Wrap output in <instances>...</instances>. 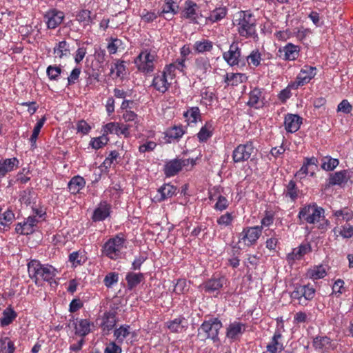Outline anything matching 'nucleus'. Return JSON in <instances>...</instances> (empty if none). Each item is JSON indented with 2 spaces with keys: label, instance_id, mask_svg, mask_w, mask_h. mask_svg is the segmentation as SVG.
<instances>
[{
  "label": "nucleus",
  "instance_id": "f257e3e1",
  "mask_svg": "<svg viewBox=\"0 0 353 353\" xmlns=\"http://www.w3.org/2000/svg\"><path fill=\"white\" fill-rule=\"evenodd\" d=\"M233 25L236 28L239 34L245 39L256 38V20L250 10L239 11L234 14Z\"/></svg>",
  "mask_w": 353,
  "mask_h": 353
},
{
  "label": "nucleus",
  "instance_id": "f03ea898",
  "mask_svg": "<svg viewBox=\"0 0 353 353\" xmlns=\"http://www.w3.org/2000/svg\"><path fill=\"white\" fill-rule=\"evenodd\" d=\"M134 62L139 72L148 74L154 72L158 62V55L154 50L144 49L141 51Z\"/></svg>",
  "mask_w": 353,
  "mask_h": 353
},
{
  "label": "nucleus",
  "instance_id": "7ed1b4c3",
  "mask_svg": "<svg viewBox=\"0 0 353 353\" xmlns=\"http://www.w3.org/2000/svg\"><path fill=\"white\" fill-rule=\"evenodd\" d=\"M223 325L219 318H210L205 320L198 329V337L201 341L207 339L212 340L214 342H219V332Z\"/></svg>",
  "mask_w": 353,
  "mask_h": 353
},
{
  "label": "nucleus",
  "instance_id": "20e7f679",
  "mask_svg": "<svg viewBox=\"0 0 353 353\" xmlns=\"http://www.w3.org/2000/svg\"><path fill=\"white\" fill-rule=\"evenodd\" d=\"M30 276L34 279V282L38 284V276H41L44 281L52 283L57 274V270L51 265H42L37 260L31 261L28 265Z\"/></svg>",
  "mask_w": 353,
  "mask_h": 353
},
{
  "label": "nucleus",
  "instance_id": "39448f33",
  "mask_svg": "<svg viewBox=\"0 0 353 353\" xmlns=\"http://www.w3.org/2000/svg\"><path fill=\"white\" fill-rule=\"evenodd\" d=\"M126 239L121 233L110 238L103 245V254L111 259H117L121 257L123 250L126 248Z\"/></svg>",
  "mask_w": 353,
  "mask_h": 353
},
{
  "label": "nucleus",
  "instance_id": "423d86ee",
  "mask_svg": "<svg viewBox=\"0 0 353 353\" xmlns=\"http://www.w3.org/2000/svg\"><path fill=\"white\" fill-rule=\"evenodd\" d=\"M172 68L173 66L165 67L163 71L154 75L152 86L156 90L163 94L169 89L175 78V74L172 73Z\"/></svg>",
  "mask_w": 353,
  "mask_h": 353
},
{
  "label": "nucleus",
  "instance_id": "0eeeda50",
  "mask_svg": "<svg viewBox=\"0 0 353 353\" xmlns=\"http://www.w3.org/2000/svg\"><path fill=\"white\" fill-rule=\"evenodd\" d=\"M315 293V289L310 284L296 285L291 292L290 297L294 301L297 300L299 305L305 306L308 301L313 299Z\"/></svg>",
  "mask_w": 353,
  "mask_h": 353
},
{
  "label": "nucleus",
  "instance_id": "6e6552de",
  "mask_svg": "<svg viewBox=\"0 0 353 353\" xmlns=\"http://www.w3.org/2000/svg\"><path fill=\"white\" fill-rule=\"evenodd\" d=\"M324 212L323 208L312 204L301 208L298 216L307 223L314 224L319 222L321 218H324Z\"/></svg>",
  "mask_w": 353,
  "mask_h": 353
},
{
  "label": "nucleus",
  "instance_id": "1a4fd4ad",
  "mask_svg": "<svg viewBox=\"0 0 353 353\" xmlns=\"http://www.w3.org/2000/svg\"><path fill=\"white\" fill-rule=\"evenodd\" d=\"M262 234V226L245 227L239 234L238 243L248 247L255 245Z\"/></svg>",
  "mask_w": 353,
  "mask_h": 353
},
{
  "label": "nucleus",
  "instance_id": "9d476101",
  "mask_svg": "<svg viewBox=\"0 0 353 353\" xmlns=\"http://www.w3.org/2000/svg\"><path fill=\"white\" fill-rule=\"evenodd\" d=\"M253 142L247 141L244 144L239 145L233 151L232 159L235 163H241L248 161L254 152Z\"/></svg>",
  "mask_w": 353,
  "mask_h": 353
},
{
  "label": "nucleus",
  "instance_id": "9b49d317",
  "mask_svg": "<svg viewBox=\"0 0 353 353\" xmlns=\"http://www.w3.org/2000/svg\"><path fill=\"white\" fill-rule=\"evenodd\" d=\"M190 161H191L192 165H194L195 161L193 159L191 160L174 159L168 161L164 165L163 172L165 175L167 177L176 175L183 167L188 165Z\"/></svg>",
  "mask_w": 353,
  "mask_h": 353
},
{
  "label": "nucleus",
  "instance_id": "f8f14e48",
  "mask_svg": "<svg viewBox=\"0 0 353 353\" xmlns=\"http://www.w3.org/2000/svg\"><path fill=\"white\" fill-rule=\"evenodd\" d=\"M105 52L101 48H94V59L92 61V77L99 81V77L103 72V65L105 60Z\"/></svg>",
  "mask_w": 353,
  "mask_h": 353
},
{
  "label": "nucleus",
  "instance_id": "ddd939ff",
  "mask_svg": "<svg viewBox=\"0 0 353 353\" xmlns=\"http://www.w3.org/2000/svg\"><path fill=\"white\" fill-rule=\"evenodd\" d=\"M316 68L313 66L304 65L299 74L297 75L296 80L292 86L294 88H298L299 86L308 83L316 75Z\"/></svg>",
  "mask_w": 353,
  "mask_h": 353
},
{
  "label": "nucleus",
  "instance_id": "4468645a",
  "mask_svg": "<svg viewBox=\"0 0 353 353\" xmlns=\"http://www.w3.org/2000/svg\"><path fill=\"white\" fill-rule=\"evenodd\" d=\"M241 48L238 42H232L229 50L223 52V58L230 66L238 65L241 61Z\"/></svg>",
  "mask_w": 353,
  "mask_h": 353
},
{
  "label": "nucleus",
  "instance_id": "2eb2a0df",
  "mask_svg": "<svg viewBox=\"0 0 353 353\" xmlns=\"http://www.w3.org/2000/svg\"><path fill=\"white\" fill-rule=\"evenodd\" d=\"M247 327V324L241 321H234L230 322L226 327L225 336L232 341H238L245 332Z\"/></svg>",
  "mask_w": 353,
  "mask_h": 353
},
{
  "label": "nucleus",
  "instance_id": "dca6fc26",
  "mask_svg": "<svg viewBox=\"0 0 353 353\" xmlns=\"http://www.w3.org/2000/svg\"><path fill=\"white\" fill-rule=\"evenodd\" d=\"M227 279L225 276L212 277L210 279L204 282L201 288L205 290V292L212 293L216 291H219L225 284Z\"/></svg>",
  "mask_w": 353,
  "mask_h": 353
},
{
  "label": "nucleus",
  "instance_id": "f3484780",
  "mask_svg": "<svg viewBox=\"0 0 353 353\" xmlns=\"http://www.w3.org/2000/svg\"><path fill=\"white\" fill-rule=\"evenodd\" d=\"M283 335L279 330H276L271 339L270 342L267 345L266 349L269 353L280 352L284 349L282 342Z\"/></svg>",
  "mask_w": 353,
  "mask_h": 353
},
{
  "label": "nucleus",
  "instance_id": "a211bd4d",
  "mask_svg": "<svg viewBox=\"0 0 353 353\" xmlns=\"http://www.w3.org/2000/svg\"><path fill=\"white\" fill-rule=\"evenodd\" d=\"M301 48L299 46L294 45L292 43H288L283 48L279 49V52H283V59L285 61H294L300 54Z\"/></svg>",
  "mask_w": 353,
  "mask_h": 353
},
{
  "label": "nucleus",
  "instance_id": "6ab92c4d",
  "mask_svg": "<svg viewBox=\"0 0 353 353\" xmlns=\"http://www.w3.org/2000/svg\"><path fill=\"white\" fill-rule=\"evenodd\" d=\"M219 188H214V192L212 193L210 192L209 199L210 201L214 200V198L216 197V203L214 205V209L218 211H223L227 209L230 205V202L224 196L221 194L219 191Z\"/></svg>",
  "mask_w": 353,
  "mask_h": 353
},
{
  "label": "nucleus",
  "instance_id": "aec40b11",
  "mask_svg": "<svg viewBox=\"0 0 353 353\" xmlns=\"http://www.w3.org/2000/svg\"><path fill=\"white\" fill-rule=\"evenodd\" d=\"M167 327L172 332L181 333L188 328V323L185 317L179 316L174 320L168 321Z\"/></svg>",
  "mask_w": 353,
  "mask_h": 353
},
{
  "label": "nucleus",
  "instance_id": "412c9836",
  "mask_svg": "<svg viewBox=\"0 0 353 353\" xmlns=\"http://www.w3.org/2000/svg\"><path fill=\"white\" fill-rule=\"evenodd\" d=\"M63 13L60 11L52 10L46 12L45 18L47 19V26L48 28L54 29L62 22L63 19Z\"/></svg>",
  "mask_w": 353,
  "mask_h": 353
},
{
  "label": "nucleus",
  "instance_id": "4be33fe9",
  "mask_svg": "<svg viewBox=\"0 0 353 353\" xmlns=\"http://www.w3.org/2000/svg\"><path fill=\"white\" fill-rule=\"evenodd\" d=\"M97 324L101 327L104 334H107L114 327L116 316L113 313H105L101 319L97 321Z\"/></svg>",
  "mask_w": 353,
  "mask_h": 353
},
{
  "label": "nucleus",
  "instance_id": "5701e85b",
  "mask_svg": "<svg viewBox=\"0 0 353 353\" xmlns=\"http://www.w3.org/2000/svg\"><path fill=\"white\" fill-rule=\"evenodd\" d=\"M302 123V118L297 114H288L285 117V128L289 132H296Z\"/></svg>",
  "mask_w": 353,
  "mask_h": 353
},
{
  "label": "nucleus",
  "instance_id": "b1692460",
  "mask_svg": "<svg viewBox=\"0 0 353 353\" xmlns=\"http://www.w3.org/2000/svg\"><path fill=\"white\" fill-rule=\"evenodd\" d=\"M228 14V8L225 6H219L210 11L209 16L205 18L206 23H214L224 19Z\"/></svg>",
  "mask_w": 353,
  "mask_h": 353
},
{
  "label": "nucleus",
  "instance_id": "393cba45",
  "mask_svg": "<svg viewBox=\"0 0 353 353\" xmlns=\"http://www.w3.org/2000/svg\"><path fill=\"white\" fill-rule=\"evenodd\" d=\"M176 188L170 183L164 184L158 190V195L155 199L158 202L171 198L176 194Z\"/></svg>",
  "mask_w": 353,
  "mask_h": 353
},
{
  "label": "nucleus",
  "instance_id": "a878e982",
  "mask_svg": "<svg viewBox=\"0 0 353 353\" xmlns=\"http://www.w3.org/2000/svg\"><path fill=\"white\" fill-rule=\"evenodd\" d=\"M198 6L196 3L188 0L185 1V8L182 12L183 17L190 19L194 23H196L198 17L197 14Z\"/></svg>",
  "mask_w": 353,
  "mask_h": 353
},
{
  "label": "nucleus",
  "instance_id": "bb28decb",
  "mask_svg": "<svg viewBox=\"0 0 353 353\" xmlns=\"http://www.w3.org/2000/svg\"><path fill=\"white\" fill-rule=\"evenodd\" d=\"M310 252H311V245L309 243L301 244L293 249L292 252L288 254L287 258L288 261L299 260Z\"/></svg>",
  "mask_w": 353,
  "mask_h": 353
},
{
  "label": "nucleus",
  "instance_id": "cd10ccee",
  "mask_svg": "<svg viewBox=\"0 0 353 353\" xmlns=\"http://www.w3.org/2000/svg\"><path fill=\"white\" fill-rule=\"evenodd\" d=\"M247 103L249 106L254 108H260L263 103L262 90L258 88L251 90L249 94V101Z\"/></svg>",
  "mask_w": 353,
  "mask_h": 353
},
{
  "label": "nucleus",
  "instance_id": "c85d7f7f",
  "mask_svg": "<svg viewBox=\"0 0 353 353\" xmlns=\"http://www.w3.org/2000/svg\"><path fill=\"white\" fill-rule=\"evenodd\" d=\"M248 77L243 73H227L224 81L227 85L237 86L239 84L245 82Z\"/></svg>",
  "mask_w": 353,
  "mask_h": 353
},
{
  "label": "nucleus",
  "instance_id": "c756f323",
  "mask_svg": "<svg viewBox=\"0 0 353 353\" xmlns=\"http://www.w3.org/2000/svg\"><path fill=\"white\" fill-rule=\"evenodd\" d=\"M110 207L105 202L101 203L93 212L94 221H100L105 219L110 215Z\"/></svg>",
  "mask_w": 353,
  "mask_h": 353
},
{
  "label": "nucleus",
  "instance_id": "7c9ffc66",
  "mask_svg": "<svg viewBox=\"0 0 353 353\" xmlns=\"http://www.w3.org/2000/svg\"><path fill=\"white\" fill-rule=\"evenodd\" d=\"M18 163L19 161L15 157L0 160V178L5 176L8 172L12 171L14 167Z\"/></svg>",
  "mask_w": 353,
  "mask_h": 353
},
{
  "label": "nucleus",
  "instance_id": "2f4dec72",
  "mask_svg": "<svg viewBox=\"0 0 353 353\" xmlns=\"http://www.w3.org/2000/svg\"><path fill=\"white\" fill-rule=\"evenodd\" d=\"M348 174L347 170H341L331 174L329 178V184L334 185L346 183L349 179Z\"/></svg>",
  "mask_w": 353,
  "mask_h": 353
},
{
  "label": "nucleus",
  "instance_id": "473e14b6",
  "mask_svg": "<svg viewBox=\"0 0 353 353\" xmlns=\"http://www.w3.org/2000/svg\"><path fill=\"white\" fill-rule=\"evenodd\" d=\"M185 131L181 125H174L167 130L165 137L168 138V141L171 143L173 141L179 140L184 134Z\"/></svg>",
  "mask_w": 353,
  "mask_h": 353
},
{
  "label": "nucleus",
  "instance_id": "72a5a7b5",
  "mask_svg": "<svg viewBox=\"0 0 353 353\" xmlns=\"http://www.w3.org/2000/svg\"><path fill=\"white\" fill-rule=\"evenodd\" d=\"M213 48V42L203 39L199 41H196L193 46L194 50L199 54H203L207 52H210Z\"/></svg>",
  "mask_w": 353,
  "mask_h": 353
},
{
  "label": "nucleus",
  "instance_id": "f704fd0d",
  "mask_svg": "<svg viewBox=\"0 0 353 353\" xmlns=\"http://www.w3.org/2000/svg\"><path fill=\"white\" fill-rule=\"evenodd\" d=\"M213 130L214 128L212 122L207 121L197 134L199 141L200 142H205L212 136Z\"/></svg>",
  "mask_w": 353,
  "mask_h": 353
},
{
  "label": "nucleus",
  "instance_id": "c9c22d12",
  "mask_svg": "<svg viewBox=\"0 0 353 353\" xmlns=\"http://www.w3.org/2000/svg\"><path fill=\"white\" fill-rule=\"evenodd\" d=\"M85 185V180L80 176H75L71 179L68 183V189L72 194H76L79 192Z\"/></svg>",
  "mask_w": 353,
  "mask_h": 353
},
{
  "label": "nucleus",
  "instance_id": "e433bc0d",
  "mask_svg": "<svg viewBox=\"0 0 353 353\" xmlns=\"http://www.w3.org/2000/svg\"><path fill=\"white\" fill-rule=\"evenodd\" d=\"M195 67L197 72L205 74L211 70L210 60L207 57H198L195 59Z\"/></svg>",
  "mask_w": 353,
  "mask_h": 353
},
{
  "label": "nucleus",
  "instance_id": "4c0bfd02",
  "mask_svg": "<svg viewBox=\"0 0 353 353\" xmlns=\"http://www.w3.org/2000/svg\"><path fill=\"white\" fill-rule=\"evenodd\" d=\"M70 52V45L65 41H60L57 46L54 48V54L59 58L69 56Z\"/></svg>",
  "mask_w": 353,
  "mask_h": 353
},
{
  "label": "nucleus",
  "instance_id": "58836bf2",
  "mask_svg": "<svg viewBox=\"0 0 353 353\" xmlns=\"http://www.w3.org/2000/svg\"><path fill=\"white\" fill-rule=\"evenodd\" d=\"M130 333V326L123 325L114 331V336L119 343H122Z\"/></svg>",
  "mask_w": 353,
  "mask_h": 353
},
{
  "label": "nucleus",
  "instance_id": "ea45409f",
  "mask_svg": "<svg viewBox=\"0 0 353 353\" xmlns=\"http://www.w3.org/2000/svg\"><path fill=\"white\" fill-rule=\"evenodd\" d=\"M125 65L124 61L117 60L114 63L110 68V74L113 78H122L125 74Z\"/></svg>",
  "mask_w": 353,
  "mask_h": 353
},
{
  "label": "nucleus",
  "instance_id": "a19ab883",
  "mask_svg": "<svg viewBox=\"0 0 353 353\" xmlns=\"http://www.w3.org/2000/svg\"><path fill=\"white\" fill-rule=\"evenodd\" d=\"M299 193V190L297 188L296 183L291 180L288 184L286 185L285 189L284 190V194L285 197H289L292 202L296 201L298 198Z\"/></svg>",
  "mask_w": 353,
  "mask_h": 353
},
{
  "label": "nucleus",
  "instance_id": "79ce46f5",
  "mask_svg": "<svg viewBox=\"0 0 353 353\" xmlns=\"http://www.w3.org/2000/svg\"><path fill=\"white\" fill-rule=\"evenodd\" d=\"M144 279L142 273L129 272L127 274L125 279L128 283V288L132 290L139 285Z\"/></svg>",
  "mask_w": 353,
  "mask_h": 353
},
{
  "label": "nucleus",
  "instance_id": "37998d69",
  "mask_svg": "<svg viewBox=\"0 0 353 353\" xmlns=\"http://www.w3.org/2000/svg\"><path fill=\"white\" fill-rule=\"evenodd\" d=\"M183 117L188 123H196L201 118L200 110L198 107L190 108L184 112Z\"/></svg>",
  "mask_w": 353,
  "mask_h": 353
},
{
  "label": "nucleus",
  "instance_id": "c03bdc74",
  "mask_svg": "<svg viewBox=\"0 0 353 353\" xmlns=\"http://www.w3.org/2000/svg\"><path fill=\"white\" fill-rule=\"evenodd\" d=\"M325 268L323 265L315 266L307 271V276L313 280L323 279L326 276Z\"/></svg>",
  "mask_w": 353,
  "mask_h": 353
},
{
  "label": "nucleus",
  "instance_id": "a18cd8bd",
  "mask_svg": "<svg viewBox=\"0 0 353 353\" xmlns=\"http://www.w3.org/2000/svg\"><path fill=\"white\" fill-rule=\"evenodd\" d=\"M17 317V313L11 307H7L3 312V316L1 319V325L7 326L10 325Z\"/></svg>",
  "mask_w": 353,
  "mask_h": 353
},
{
  "label": "nucleus",
  "instance_id": "49530a36",
  "mask_svg": "<svg viewBox=\"0 0 353 353\" xmlns=\"http://www.w3.org/2000/svg\"><path fill=\"white\" fill-rule=\"evenodd\" d=\"M321 168L326 171H332L337 167L339 161L337 159L327 156L321 159Z\"/></svg>",
  "mask_w": 353,
  "mask_h": 353
},
{
  "label": "nucleus",
  "instance_id": "de8ad7c7",
  "mask_svg": "<svg viewBox=\"0 0 353 353\" xmlns=\"http://www.w3.org/2000/svg\"><path fill=\"white\" fill-rule=\"evenodd\" d=\"M75 334L81 337L88 334V320L81 319L75 323Z\"/></svg>",
  "mask_w": 353,
  "mask_h": 353
},
{
  "label": "nucleus",
  "instance_id": "09e8293b",
  "mask_svg": "<svg viewBox=\"0 0 353 353\" xmlns=\"http://www.w3.org/2000/svg\"><path fill=\"white\" fill-rule=\"evenodd\" d=\"M166 2L163 6L162 10L159 12V16L165 13H170V16L177 13L178 6L174 4V0H165Z\"/></svg>",
  "mask_w": 353,
  "mask_h": 353
},
{
  "label": "nucleus",
  "instance_id": "8fccbe9b",
  "mask_svg": "<svg viewBox=\"0 0 353 353\" xmlns=\"http://www.w3.org/2000/svg\"><path fill=\"white\" fill-rule=\"evenodd\" d=\"M14 349L13 342L8 337L0 339V353H13Z\"/></svg>",
  "mask_w": 353,
  "mask_h": 353
},
{
  "label": "nucleus",
  "instance_id": "3c124183",
  "mask_svg": "<svg viewBox=\"0 0 353 353\" xmlns=\"http://www.w3.org/2000/svg\"><path fill=\"white\" fill-rule=\"evenodd\" d=\"M333 215L338 219H340L341 217L343 221H345L347 222L353 219V211L348 208L335 210L333 213Z\"/></svg>",
  "mask_w": 353,
  "mask_h": 353
},
{
  "label": "nucleus",
  "instance_id": "603ef678",
  "mask_svg": "<svg viewBox=\"0 0 353 353\" xmlns=\"http://www.w3.org/2000/svg\"><path fill=\"white\" fill-rule=\"evenodd\" d=\"M122 45L123 42L121 39L111 37L108 40L107 49L110 54H115Z\"/></svg>",
  "mask_w": 353,
  "mask_h": 353
},
{
  "label": "nucleus",
  "instance_id": "864d4df0",
  "mask_svg": "<svg viewBox=\"0 0 353 353\" xmlns=\"http://www.w3.org/2000/svg\"><path fill=\"white\" fill-rule=\"evenodd\" d=\"M261 61V54L258 50L251 52L250 55L247 57V61L249 65L257 67L260 65Z\"/></svg>",
  "mask_w": 353,
  "mask_h": 353
},
{
  "label": "nucleus",
  "instance_id": "5fc2aeb1",
  "mask_svg": "<svg viewBox=\"0 0 353 353\" xmlns=\"http://www.w3.org/2000/svg\"><path fill=\"white\" fill-rule=\"evenodd\" d=\"M234 216L231 212H225L222 214L216 221L217 224L221 226L228 227L232 223Z\"/></svg>",
  "mask_w": 353,
  "mask_h": 353
},
{
  "label": "nucleus",
  "instance_id": "6e6d98bb",
  "mask_svg": "<svg viewBox=\"0 0 353 353\" xmlns=\"http://www.w3.org/2000/svg\"><path fill=\"white\" fill-rule=\"evenodd\" d=\"M46 121V117H43L36 124L34 128L32 134L30 137V141L32 143V146H34L36 143L37 139L40 132L41 128L43 127Z\"/></svg>",
  "mask_w": 353,
  "mask_h": 353
},
{
  "label": "nucleus",
  "instance_id": "4d7b16f0",
  "mask_svg": "<svg viewBox=\"0 0 353 353\" xmlns=\"http://www.w3.org/2000/svg\"><path fill=\"white\" fill-rule=\"evenodd\" d=\"M331 343V340L327 336H316L314 339L313 346L315 349H323Z\"/></svg>",
  "mask_w": 353,
  "mask_h": 353
},
{
  "label": "nucleus",
  "instance_id": "13d9d810",
  "mask_svg": "<svg viewBox=\"0 0 353 353\" xmlns=\"http://www.w3.org/2000/svg\"><path fill=\"white\" fill-rule=\"evenodd\" d=\"M69 261L72 263L73 265H81L85 262L86 256L83 255L79 251L74 252L69 255Z\"/></svg>",
  "mask_w": 353,
  "mask_h": 353
},
{
  "label": "nucleus",
  "instance_id": "bf43d9fd",
  "mask_svg": "<svg viewBox=\"0 0 353 353\" xmlns=\"http://www.w3.org/2000/svg\"><path fill=\"white\" fill-rule=\"evenodd\" d=\"M108 141V137L103 134L102 136L94 138L90 145L94 149H99L106 145Z\"/></svg>",
  "mask_w": 353,
  "mask_h": 353
},
{
  "label": "nucleus",
  "instance_id": "052dcab7",
  "mask_svg": "<svg viewBox=\"0 0 353 353\" xmlns=\"http://www.w3.org/2000/svg\"><path fill=\"white\" fill-rule=\"evenodd\" d=\"M159 16V12H150L144 10L141 14V19L145 23H150L154 21Z\"/></svg>",
  "mask_w": 353,
  "mask_h": 353
},
{
  "label": "nucleus",
  "instance_id": "680f3d73",
  "mask_svg": "<svg viewBox=\"0 0 353 353\" xmlns=\"http://www.w3.org/2000/svg\"><path fill=\"white\" fill-rule=\"evenodd\" d=\"M185 61L186 59L180 58L176 59L174 63L167 65L165 67L173 66V68L172 69V73L176 75V70H179L181 72L184 70V68H185Z\"/></svg>",
  "mask_w": 353,
  "mask_h": 353
},
{
  "label": "nucleus",
  "instance_id": "e2e57ef3",
  "mask_svg": "<svg viewBox=\"0 0 353 353\" xmlns=\"http://www.w3.org/2000/svg\"><path fill=\"white\" fill-rule=\"evenodd\" d=\"M119 280V274L116 272H110L108 274L104 279V283L108 287L110 288L112 285L117 283Z\"/></svg>",
  "mask_w": 353,
  "mask_h": 353
},
{
  "label": "nucleus",
  "instance_id": "0e129e2a",
  "mask_svg": "<svg viewBox=\"0 0 353 353\" xmlns=\"http://www.w3.org/2000/svg\"><path fill=\"white\" fill-rule=\"evenodd\" d=\"M1 219L3 221V225H2V228H3V230L6 227L8 226V224L12 223V221L14 219V214L11 211L8 210L3 214H1Z\"/></svg>",
  "mask_w": 353,
  "mask_h": 353
},
{
  "label": "nucleus",
  "instance_id": "69168bd1",
  "mask_svg": "<svg viewBox=\"0 0 353 353\" xmlns=\"http://www.w3.org/2000/svg\"><path fill=\"white\" fill-rule=\"evenodd\" d=\"M188 290V284L185 279H179L174 286L175 293L180 294Z\"/></svg>",
  "mask_w": 353,
  "mask_h": 353
},
{
  "label": "nucleus",
  "instance_id": "338daca9",
  "mask_svg": "<svg viewBox=\"0 0 353 353\" xmlns=\"http://www.w3.org/2000/svg\"><path fill=\"white\" fill-rule=\"evenodd\" d=\"M121 346L114 341L108 343L104 350V353H121Z\"/></svg>",
  "mask_w": 353,
  "mask_h": 353
},
{
  "label": "nucleus",
  "instance_id": "774afa93",
  "mask_svg": "<svg viewBox=\"0 0 353 353\" xmlns=\"http://www.w3.org/2000/svg\"><path fill=\"white\" fill-rule=\"evenodd\" d=\"M47 74L50 79L55 80L61 72L59 67L50 65L46 70Z\"/></svg>",
  "mask_w": 353,
  "mask_h": 353
}]
</instances>
